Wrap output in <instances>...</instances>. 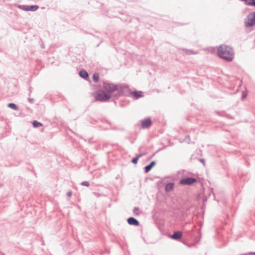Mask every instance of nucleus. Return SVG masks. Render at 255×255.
<instances>
[{
	"label": "nucleus",
	"mask_w": 255,
	"mask_h": 255,
	"mask_svg": "<svg viewBox=\"0 0 255 255\" xmlns=\"http://www.w3.org/2000/svg\"><path fill=\"white\" fill-rule=\"evenodd\" d=\"M174 187V184L173 183H168L165 186V190L167 192H169L171 191Z\"/></svg>",
	"instance_id": "nucleus-12"
},
{
	"label": "nucleus",
	"mask_w": 255,
	"mask_h": 255,
	"mask_svg": "<svg viewBox=\"0 0 255 255\" xmlns=\"http://www.w3.org/2000/svg\"><path fill=\"white\" fill-rule=\"evenodd\" d=\"M247 96V93H245V92H243V95H242V97L243 98H246Z\"/></svg>",
	"instance_id": "nucleus-20"
},
{
	"label": "nucleus",
	"mask_w": 255,
	"mask_h": 255,
	"mask_svg": "<svg viewBox=\"0 0 255 255\" xmlns=\"http://www.w3.org/2000/svg\"><path fill=\"white\" fill-rule=\"evenodd\" d=\"M18 7L21 9H22L25 11H35L38 8V5H19L18 6Z\"/></svg>",
	"instance_id": "nucleus-6"
},
{
	"label": "nucleus",
	"mask_w": 255,
	"mask_h": 255,
	"mask_svg": "<svg viewBox=\"0 0 255 255\" xmlns=\"http://www.w3.org/2000/svg\"><path fill=\"white\" fill-rule=\"evenodd\" d=\"M32 125L34 128H37L42 126V124L41 123L38 122L36 121H33L32 123Z\"/></svg>",
	"instance_id": "nucleus-14"
},
{
	"label": "nucleus",
	"mask_w": 255,
	"mask_h": 255,
	"mask_svg": "<svg viewBox=\"0 0 255 255\" xmlns=\"http://www.w3.org/2000/svg\"><path fill=\"white\" fill-rule=\"evenodd\" d=\"M68 194V195L69 196H71V192H69V193H68V194Z\"/></svg>",
	"instance_id": "nucleus-22"
},
{
	"label": "nucleus",
	"mask_w": 255,
	"mask_h": 255,
	"mask_svg": "<svg viewBox=\"0 0 255 255\" xmlns=\"http://www.w3.org/2000/svg\"><path fill=\"white\" fill-rule=\"evenodd\" d=\"M196 181L197 180L195 178L188 177L182 179L180 183L183 185H191L196 182Z\"/></svg>",
	"instance_id": "nucleus-5"
},
{
	"label": "nucleus",
	"mask_w": 255,
	"mask_h": 255,
	"mask_svg": "<svg viewBox=\"0 0 255 255\" xmlns=\"http://www.w3.org/2000/svg\"><path fill=\"white\" fill-rule=\"evenodd\" d=\"M104 88L107 92L106 93L111 94L117 90V86L112 84L105 83L104 84Z\"/></svg>",
	"instance_id": "nucleus-4"
},
{
	"label": "nucleus",
	"mask_w": 255,
	"mask_h": 255,
	"mask_svg": "<svg viewBox=\"0 0 255 255\" xmlns=\"http://www.w3.org/2000/svg\"><path fill=\"white\" fill-rule=\"evenodd\" d=\"M139 208L138 207H135L133 209V212L134 213H135L136 215H138L139 214L138 213Z\"/></svg>",
	"instance_id": "nucleus-18"
},
{
	"label": "nucleus",
	"mask_w": 255,
	"mask_h": 255,
	"mask_svg": "<svg viewBox=\"0 0 255 255\" xmlns=\"http://www.w3.org/2000/svg\"><path fill=\"white\" fill-rule=\"evenodd\" d=\"M141 155L142 154L139 155L137 157L133 158L132 160V162L133 164H136L137 163L139 157H140Z\"/></svg>",
	"instance_id": "nucleus-17"
},
{
	"label": "nucleus",
	"mask_w": 255,
	"mask_h": 255,
	"mask_svg": "<svg viewBox=\"0 0 255 255\" xmlns=\"http://www.w3.org/2000/svg\"><path fill=\"white\" fill-rule=\"evenodd\" d=\"M82 185H83V186H86L88 187L89 185V183L88 182L84 181V182H83L82 183Z\"/></svg>",
	"instance_id": "nucleus-19"
},
{
	"label": "nucleus",
	"mask_w": 255,
	"mask_h": 255,
	"mask_svg": "<svg viewBox=\"0 0 255 255\" xmlns=\"http://www.w3.org/2000/svg\"><path fill=\"white\" fill-rule=\"evenodd\" d=\"M79 75L80 76L83 78H87L88 76V73H87L86 71H81L80 72H79Z\"/></svg>",
	"instance_id": "nucleus-13"
},
{
	"label": "nucleus",
	"mask_w": 255,
	"mask_h": 255,
	"mask_svg": "<svg viewBox=\"0 0 255 255\" xmlns=\"http://www.w3.org/2000/svg\"><path fill=\"white\" fill-rule=\"evenodd\" d=\"M249 255H255V252H251L248 253Z\"/></svg>",
	"instance_id": "nucleus-21"
},
{
	"label": "nucleus",
	"mask_w": 255,
	"mask_h": 255,
	"mask_svg": "<svg viewBox=\"0 0 255 255\" xmlns=\"http://www.w3.org/2000/svg\"><path fill=\"white\" fill-rule=\"evenodd\" d=\"M128 222L130 225H133L135 226H138L139 224V223L137 221V220L132 217L128 219Z\"/></svg>",
	"instance_id": "nucleus-10"
},
{
	"label": "nucleus",
	"mask_w": 255,
	"mask_h": 255,
	"mask_svg": "<svg viewBox=\"0 0 255 255\" xmlns=\"http://www.w3.org/2000/svg\"><path fill=\"white\" fill-rule=\"evenodd\" d=\"M131 94L135 99H138L143 96V92L141 91H135L132 92Z\"/></svg>",
	"instance_id": "nucleus-9"
},
{
	"label": "nucleus",
	"mask_w": 255,
	"mask_h": 255,
	"mask_svg": "<svg viewBox=\"0 0 255 255\" xmlns=\"http://www.w3.org/2000/svg\"><path fill=\"white\" fill-rule=\"evenodd\" d=\"M245 23L248 27L252 26L255 24V12H251L248 15Z\"/></svg>",
	"instance_id": "nucleus-3"
},
{
	"label": "nucleus",
	"mask_w": 255,
	"mask_h": 255,
	"mask_svg": "<svg viewBox=\"0 0 255 255\" xmlns=\"http://www.w3.org/2000/svg\"><path fill=\"white\" fill-rule=\"evenodd\" d=\"M151 121L149 119H145L141 121V126L143 128H148L151 125Z\"/></svg>",
	"instance_id": "nucleus-7"
},
{
	"label": "nucleus",
	"mask_w": 255,
	"mask_h": 255,
	"mask_svg": "<svg viewBox=\"0 0 255 255\" xmlns=\"http://www.w3.org/2000/svg\"><path fill=\"white\" fill-rule=\"evenodd\" d=\"M93 96L95 100L99 101H106L111 98V95L109 93H106V92L99 90L93 94Z\"/></svg>",
	"instance_id": "nucleus-2"
},
{
	"label": "nucleus",
	"mask_w": 255,
	"mask_h": 255,
	"mask_svg": "<svg viewBox=\"0 0 255 255\" xmlns=\"http://www.w3.org/2000/svg\"><path fill=\"white\" fill-rule=\"evenodd\" d=\"M8 107H9L11 109H12L14 110H18V108L17 107V106H16V105H15L14 104H13V103H9L8 104Z\"/></svg>",
	"instance_id": "nucleus-16"
},
{
	"label": "nucleus",
	"mask_w": 255,
	"mask_h": 255,
	"mask_svg": "<svg viewBox=\"0 0 255 255\" xmlns=\"http://www.w3.org/2000/svg\"><path fill=\"white\" fill-rule=\"evenodd\" d=\"M93 79L95 82H97L99 80V75L98 73H94L93 75Z\"/></svg>",
	"instance_id": "nucleus-15"
},
{
	"label": "nucleus",
	"mask_w": 255,
	"mask_h": 255,
	"mask_svg": "<svg viewBox=\"0 0 255 255\" xmlns=\"http://www.w3.org/2000/svg\"><path fill=\"white\" fill-rule=\"evenodd\" d=\"M218 53L220 57L227 61H231L234 58L233 49L226 45H222L218 48Z\"/></svg>",
	"instance_id": "nucleus-1"
},
{
	"label": "nucleus",
	"mask_w": 255,
	"mask_h": 255,
	"mask_svg": "<svg viewBox=\"0 0 255 255\" xmlns=\"http://www.w3.org/2000/svg\"><path fill=\"white\" fill-rule=\"evenodd\" d=\"M155 163L154 161H152L149 165L146 166L145 167V172L146 173L148 172L152 167L155 165Z\"/></svg>",
	"instance_id": "nucleus-11"
},
{
	"label": "nucleus",
	"mask_w": 255,
	"mask_h": 255,
	"mask_svg": "<svg viewBox=\"0 0 255 255\" xmlns=\"http://www.w3.org/2000/svg\"><path fill=\"white\" fill-rule=\"evenodd\" d=\"M182 234L181 232L177 231L174 232L171 236V238L174 240H178L181 238Z\"/></svg>",
	"instance_id": "nucleus-8"
}]
</instances>
